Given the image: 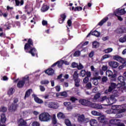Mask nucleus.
<instances>
[{"label": "nucleus", "instance_id": "nucleus-1", "mask_svg": "<svg viewBox=\"0 0 126 126\" xmlns=\"http://www.w3.org/2000/svg\"><path fill=\"white\" fill-rule=\"evenodd\" d=\"M24 51L25 53L30 54L32 57L37 56V49L34 47V42L31 38H29L24 45Z\"/></svg>", "mask_w": 126, "mask_h": 126}, {"label": "nucleus", "instance_id": "nucleus-15", "mask_svg": "<svg viewBox=\"0 0 126 126\" xmlns=\"http://www.w3.org/2000/svg\"><path fill=\"white\" fill-rule=\"evenodd\" d=\"M89 119L88 118H85L83 115H79L78 117V122L79 123H83V122H88Z\"/></svg>", "mask_w": 126, "mask_h": 126}, {"label": "nucleus", "instance_id": "nucleus-37", "mask_svg": "<svg viewBox=\"0 0 126 126\" xmlns=\"http://www.w3.org/2000/svg\"><path fill=\"white\" fill-rule=\"evenodd\" d=\"M87 73V71H86L85 70H82L80 72V75L81 76H82V77H84V76L86 75Z\"/></svg>", "mask_w": 126, "mask_h": 126}, {"label": "nucleus", "instance_id": "nucleus-54", "mask_svg": "<svg viewBox=\"0 0 126 126\" xmlns=\"http://www.w3.org/2000/svg\"><path fill=\"white\" fill-rule=\"evenodd\" d=\"M67 25L69 27H70L71 26V24H72V22L71 21V20L69 19L67 21Z\"/></svg>", "mask_w": 126, "mask_h": 126}, {"label": "nucleus", "instance_id": "nucleus-40", "mask_svg": "<svg viewBox=\"0 0 126 126\" xmlns=\"http://www.w3.org/2000/svg\"><path fill=\"white\" fill-rule=\"evenodd\" d=\"M52 124L53 125H56L57 124V118H56V115H53L52 118Z\"/></svg>", "mask_w": 126, "mask_h": 126}, {"label": "nucleus", "instance_id": "nucleus-9", "mask_svg": "<svg viewBox=\"0 0 126 126\" xmlns=\"http://www.w3.org/2000/svg\"><path fill=\"white\" fill-rule=\"evenodd\" d=\"M126 11H125V9H121L118 8L116 10V11L114 12L115 15H124V14H125Z\"/></svg>", "mask_w": 126, "mask_h": 126}, {"label": "nucleus", "instance_id": "nucleus-12", "mask_svg": "<svg viewBox=\"0 0 126 126\" xmlns=\"http://www.w3.org/2000/svg\"><path fill=\"white\" fill-rule=\"evenodd\" d=\"M48 107L51 109H58L59 108V104L57 102H50L48 104Z\"/></svg>", "mask_w": 126, "mask_h": 126}, {"label": "nucleus", "instance_id": "nucleus-48", "mask_svg": "<svg viewBox=\"0 0 126 126\" xmlns=\"http://www.w3.org/2000/svg\"><path fill=\"white\" fill-rule=\"evenodd\" d=\"M61 96H63V92L61 93H58L56 94V97L58 98H61Z\"/></svg>", "mask_w": 126, "mask_h": 126}, {"label": "nucleus", "instance_id": "nucleus-53", "mask_svg": "<svg viewBox=\"0 0 126 126\" xmlns=\"http://www.w3.org/2000/svg\"><path fill=\"white\" fill-rule=\"evenodd\" d=\"M39 89L41 92H44L45 90H46V89L45 88V87L41 85L39 86Z\"/></svg>", "mask_w": 126, "mask_h": 126}, {"label": "nucleus", "instance_id": "nucleus-24", "mask_svg": "<svg viewBox=\"0 0 126 126\" xmlns=\"http://www.w3.org/2000/svg\"><path fill=\"white\" fill-rule=\"evenodd\" d=\"M0 55L2 57H4L5 58H6V57H9V55H8V53H7V52L5 50H1L0 51Z\"/></svg>", "mask_w": 126, "mask_h": 126}, {"label": "nucleus", "instance_id": "nucleus-18", "mask_svg": "<svg viewBox=\"0 0 126 126\" xmlns=\"http://www.w3.org/2000/svg\"><path fill=\"white\" fill-rule=\"evenodd\" d=\"M106 74L108 76V77H111V78H116L117 77V74H113V72L110 70L106 71Z\"/></svg>", "mask_w": 126, "mask_h": 126}, {"label": "nucleus", "instance_id": "nucleus-59", "mask_svg": "<svg viewBox=\"0 0 126 126\" xmlns=\"http://www.w3.org/2000/svg\"><path fill=\"white\" fill-rule=\"evenodd\" d=\"M126 63H123V64L119 66L118 68H119V69H123V68H124V67H126Z\"/></svg>", "mask_w": 126, "mask_h": 126}, {"label": "nucleus", "instance_id": "nucleus-29", "mask_svg": "<svg viewBox=\"0 0 126 126\" xmlns=\"http://www.w3.org/2000/svg\"><path fill=\"white\" fill-rule=\"evenodd\" d=\"M64 105L67 107L68 110H71L72 109V106L70 104V102H64Z\"/></svg>", "mask_w": 126, "mask_h": 126}, {"label": "nucleus", "instance_id": "nucleus-39", "mask_svg": "<svg viewBox=\"0 0 126 126\" xmlns=\"http://www.w3.org/2000/svg\"><path fill=\"white\" fill-rule=\"evenodd\" d=\"M119 41L121 42V43H125V42H126V35L124 37L120 38Z\"/></svg>", "mask_w": 126, "mask_h": 126}, {"label": "nucleus", "instance_id": "nucleus-14", "mask_svg": "<svg viewBox=\"0 0 126 126\" xmlns=\"http://www.w3.org/2000/svg\"><path fill=\"white\" fill-rule=\"evenodd\" d=\"M32 97L34 98L35 102L36 103H37V104H43V103H44V101L38 97V96H37V95L33 94H32Z\"/></svg>", "mask_w": 126, "mask_h": 126}, {"label": "nucleus", "instance_id": "nucleus-49", "mask_svg": "<svg viewBox=\"0 0 126 126\" xmlns=\"http://www.w3.org/2000/svg\"><path fill=\"white\" fill-rule=\"evenodd\" d=\"M86 88L87 89H91L92 87V84H91V83H88L86 85Z\"/></svg>", "mask_w": 126, "mask_h": 126}, {"label": "nucleus", "instance_id": "nucleus-22", "mask_svg": "<svg viewBox=\"0 0 126 126\" xmlns=\"http://www.w3.org/2000/svg\"><path fill=\"white\" fill-rule=\"evenodd\" d=\"M93 35L94 36H95V37L100 36V32H97V31H94V32H91V33H89L87 37H89L90 35Z\"/></svg>", "mask_w": 126, "mask_h": 126}, {"label": "nucleus", "instance_id": "nucleus-21", "mask_svg": "<svg viewBox=\"0 0 126 126\" xmlns=\"http://www.w3.org/2000/svg\"><path fill=\"white\" fill-rule=\"evenodd\" d=\"M45 73L48 75H53L55 73V70L52 68H49L48 69L45 70Z\"/></svg>", "mask_w": 126, "mask_h": 126}, {"label": "nucleus", "instance_id": "nucleus-20", "mask_svg": "<svg viewBox=\"0 0 126 126\" xmlns=\"http://www.w3.org/2000/svg\"><path fill=\"white\" fill-rule=\"evenodd\" d=\"M18 126H28L27 125V122L25 121L23 119L21 118L19 120Z\"/></svg>", "mask_w": 126, "mask_h": 126}, {"label": "nucleus", "instance_id": "nucleus-28", "mask_svg": "<svg viewBox=\"0 0 126 126\" xmlns=\"http://www.w3.org/2000/svg\"><path fill=\"white\" fill-rule=\"evenodd\" d=\"M108 19L109 18L108 17L104 18L103 19H102L101 21H100L98 23V25H99V26H102L103 23H105V22H106Z\"/></svg>", "mask_w": 126, "mask_h": 126}, {"label": "nucleus", "instance_id": "nucleus-13", "mask_svg": "<svg viewBox=\"0 0 126 126\" xmlns=\"http://www.w3.org/2000/svg\"><path fill=\"white\" fill-rule=\"evenodd\" d=\"M79 102L83 106H90L91 105V102L86 99H80Z\"/></svg>", "mask_w": 126, "mask_h": 126}, {"label": "nucleus", "instance_id": "nucleus-57", "mask_svg": "<svg viewBox=\"0 0 126 126\" xmlns=\"http://www.w3.org/2000/svg\"><path fill=\"white\" fill-rule=\"evenodd\" d=\"M77 66H78V64L77 63L75 62L72 63V67L73 68L77 67Z\"/></svg>", "mask_w": 126, "mask_h": 126}, {"label": "nucleus", "instance_id": "nucleus-17", "mask_svg": "<svg viewBox=\"0 0 126 126\" xmlns=\"http://www.w3.org/2000/svg\"><path fill=\"white\" fill-rule=\"evenodd\" d=\"M116 87H118L117 86V85H116V84L115 83H111V86L109 87L108 91H106L105 92V93H106V94H107V93H108V92H112V91H113V90H114V89H115V88H116Z\"/></svg>", "mask_w": 126, "mask_h": 126}, {"label": "nucleus", "instance_id": "nucleus-62", "mask_svg": "<svg viewBox=\"0 0 126 126\" xmlns=\"http://www.w3.org/2000/svg\"><path fill=\"white\" fill-rule=\"evenodd\" d=\"M107 114H114V111L112 109H109L106 111Z\"/></svg>", "mask_w": 126, "mask_h": 126}, {"label": "nucleus", "instance_id": "nucleus-34", "mask_svg": "<svg viewBox=\"0 0 126 126\" xmlns=\"http://www.w3.org/2000/svg\"><path fill=\"white\" fill-rule=\"evenodd\" d=\"M115 32L116 33H126V32H125V29L124 30L122 28H119L116 30Z\"/></svg>", "mask_w": 126, "mask_h": 126}, {"label": "nucleus", "instance_id": "nucleus-44", "mask_svg": "<svg viewBox=\"0 0 126 126\" xmlns=\"http://www.w3.org/2000/svg\"><path fill=\"white\" fill-rule=\"evenodd\" d=\"M40 83L42 85H46V84H49L50 83V82L49 81V80H44L41 81Z\"/></svg>", "mask_w": 126, "mask_h": 126}, {"label": "nucleus", "instance_id": "nucleus-38", "mask_svg": "<svg viewBox=\"0 0 126 126\" xmlns=\"http://www.w3.org/2000/svg\"><path fill=\"white\" fill-rule=\"evenodd\" d=\"M59 22L60 24L63 23V14L61 15V18L59 19Z\"/></svg>", "mask_w": 126, "mask_h": 126}, {"label": "nucleus", "instance_id": "nucleus-63", "mask_svg": "<svg viewBox=\"0 0 126 126\" xmlns=\"http://www.w3.org/2000/svg\"><path fill=\"white\" fill-rule=\"evenodd\" d=\"M77 67L78 69H82V68H83L84 67L83 65L80 63L79 65H78Z\"/></svg>", "mask_w": 126, "mask_h": 126}, {"label": "nucleus", "instance_id": "nucleus-31", "mask_svg": "<svg viewBox=\"0 0 126 126\" xmlns=\"http://www.w3.org/2000/svg\"><path fill=\"white\" fill-rule=\"evenodd\" d=\"M91 81H92L94 85H98V80L96 78H91Z\"/></svg>", "mask_w": 126, "mask_h": 126}, {"label": "nucleus", "instance_id": "nucleus-45", "mask_svg": "<svg viewBox=\"0 0 126 126\" xmlns=\"http://www.w3.org/2000/svg\"><path fill=\"white\" fill-rule=\"evenodd\" d=\"M57 117H58V119H63V113H62V112H59V113L57 114Z\"/></svg>", "mask_w": 126, "mask_h": 126}, {"label": "nucleus", "instance_id": "nucleus-64", "mask_svg": "<svg viewBox=\"0 0 126 126\" xmlns=\"http://www.w3.org/2000/svg\"><path fill=\"white\" fill-rule=\"evenodd\" d=\"M107 80H108V78L106 76H104L102 77V82H106Z\"/></svg>", "mask_w": 126, "mask_h": 126}, {"label": "nucleus", "instance_id": "nucleus-51", "mask_svg": "<svg viewBox=\"0 0 126 126\" xmlns=\"http://www.w3.org/2000/svg\"><path fill=\"white\" fill-rule=\"evenodd\" d=\"M65 124L67 126H70L71 123L68 119L65 120Z\"/></svg>", "mask_w": 126, "mask_h": 126}, {"label": "nucleus", "instance_id": "nucleus-60", "mask_svg": "<svg viewBox=\"0 0 126 126\" xmlns=\"http://www.w3.org/2000/svg\"><path fill=\"white\" fill-rule=\"evenodd\" d=\"M81 10H82L81 7H76L75 8V11H80Z\"/></svg>", "mask_w": 126, "mask_h": 126}, {"label": "nucleus", "instance_id": "nucleus-2", "mask_svg": "<svg viewBox=\"0 0 126 126\" xmlns=\"http://www.w3.org/2000/svg\"><path fill=\"white\" fill-rule=\"evenodd\" d=\"M105 100H106V101L108 103V104H106V107L113 105V104H114V103L117 102V99L115 98V95H111L109 98H107V96H103L101 98V101H105Z\"/></svg>", "mask_w": 126, "mask_h": 126}, {"label": "nucleus", "instance_id": "nucleus-27", "mask_svg": "<svg viewBox=\"0 0 126 126\" xmlns=\"http://www.w3.org/2000/svg\"><path fill=\"white\" fill-rule=\"evenodd\" d=\"M16 5L17 6H19V4L20 5H23L24 4V0H21V1H20L19 0H15Z\"/></svg>", "mask_w": 126, "mask_h": 126}, {"label": "nucleus", "instance_id": "nucleus-52", "mask_svg": "<svg viewBox=\"0 0 126 126\" xmlns=\"http://www.w3.org/2000/svg\"><path fill=\"white\" fill-rule=\"evenodd\" d=\"M0 112H2L3 113H5V112H6V111H7V108H6V107L3 106L1 107V108L0 109Z\"/></svg>", "mask_w": 126, "mask_h": 126}, {"label": "nucleus", "instance_id": "nucleus-46", "mask_svg": "<svg viewBox=\"0 0 126 126\" xmlns=\"http://www.w3.org/2000/svg\"><path fill=\"white\" fill-rule=\"evenodd\" d=\"M63 74L59 75L57 78V80H60L61 82H63V79H62V77H63Z\"/></svg>", "mask_w": 126, "mask_h": 126}, {"label": "nucleus", "instance_id": "nucleus-61", "mask_svg": "<svg viewBox=\"0 0 126 126\" xmlns=\"http://www.w3.org/2000/svg\"><path fill=\"white\" fill-rule=\"evenodd\" d=\"M102 69L104 71H106V70H107V69H108V66H107V65H103L102 66Z\"/></svg>", "mask_w": 126, "mask_h": 126}, {"label": "nucleus", "instance_id": "nucleus-58", "mask_svg": "<svg viewBox=\"0 0 126 126\" xmlns=\"http://www.w3.org/2000/svg\"><path fill=\"white\" fill-rule=\"evenodd\" d=\"M42 24L43 26H46V25H48V21L43 20L42 22Z\"/></svg>", "mask_w": 126, "mask_h": 126}, {"label": "nucleus", "instance_id": "nucleus-7", "mask_svg": "<svg viewBox=\"0 0 126 126\" xmlns=\"http://www.w3.org/2000/svg\"><path fill=\"white\" fill-rule=\"evenodd\" d=\"M106 106H107L106 104H102V105L96 103H93L91 104V107H92V108L99 109H106Z\"/></svg>", "mask_w": 126, "mask_h": 126}, {"label": "nucleus", "instance_id": "nucleus-3", "mask_svg": "<svg viewBox=\"0 0 126 126\" xmlns=\"http://www.w3.org/2000/svg\"><path fill=\"white\" fill-rule=\"evenodd\" d=\"M111 110L113 112L114 114H121L122 113H125L126 112V109L120 105H112L111 107Z\"/></svg>", "mask_w": 126, "mask_h": 126}, {"label": "nucleus", "instance_id": "nucleus-6", "mask_svg": "<svg viewBox=\"0 0 126 126\" xmlns=\"http://www.w3.org/2000/svg\"><path fill=\"white\" fill-rule=\"evenodd\" d=\"M18 98H14L13 102L12 103L11 106H9L8 110L9 112H15L18 108Z\"/></svg>", "mask_w": 126, "mask_h": 126}, {"label": "nucleus", "instance_id": "nucleus-5", "mask_svg": "<svg viewBox=\"0 0 126 126\" xmlns=\"http://www.w3.org/2000/svg\"><path fill=\"white\" fill-rule=\"evenodd\" d=\"M29 83V76H25L22 78V80H20L17 84L18 88H23L24 85Z\"/></svg>", "mask_w": 126, "mask_h": 126}, {"label": "nucleus", "instance_id": "nucleus-8", "mask_svg": "<svg viewBox=\"0 0 126 126\" xmlns=\"http://www.w3.org/2000/svg\"><path fill=\"white\" fill-rule=\"evenodd\" d=\"M113 59L115 61L117 62H119V63H126V59L122 58V57H120L119 55H116L113 56Z\"/></svg>", "mask_w": 126, "mask_h": 126}, {"label": "nucleus", "instance_id": "nucleus-10", "mask_svg": "<svg viewBox=\"0 0 126 126\" xmlns=\"http://www.w3.org/2000/svg\"><path fill=\"white\" fill-rule=\"evenodd\" d=\"M97 120L99 123H101L104 125L107 124V118H106V116L102 115V114L101 116H99V117L97 118Z\"/></svg>", "mask_w": 126, "mask_h": 126}, {"label": "nucleus", "instance_id": "nucleus-36", "mask_svg": "<svg viewBox=\"0 0 126 126\" xmlns=\"http://www.w3.org/2000/svg\"><path fill=\"white\" fill-rule=\"evenodd\" d=\"M75 86L76 87H79L80 84L79 82H80V80L79 79H75Z\"/></svg>", "mask_w": 126, "mask_h": 126}, {"label": "nucleus", "instance_id": "nucleus-25", "mask_svg": "<svg viewBox=\"0 0 126 126\" xmlns=\"http://www.w3.org/2000/svg\"><path fill=\"white\" fill-rule=\"evenodd\" d=\"M32 93V89H29L28 91H27L25 93L24 99H26V98H28V97H30V95H31Z\"/></svg>", "mask_w": 126, "mask_h": 126}, {"label": "nucleus", "instance_id": "nucleus-33", "mask_svg": "<svg viewBox=\"0 0 126 126\" xmlns=\"http://www.w3.org/2000/svg\"><path fill=\"white\" fill-rule=\"evenodd\" d=\"M120 120H118L117 119H112L110 121V123L111 124V125H117V123Z\"/></svg>", "mask_w": 126, "mask_h": 126}, {"label": "nucleus", "instance_id": "nucleus-55", "mask_svg": "<svg viewBox=\"0 0 126 126\" xmlns=\"http://www.w3.org/2000/svg\"><path fill=\"white\" fill-rule=\"evenodd\" d=\"M89 81V78L88 77H86L84 79H83V83H87Z\"/></svg>", "mask_w": 126, "mask_h": 126}, {"label": "nucleus", "instance_id": "nucleus-56", "mask_svg": "<svg viewBox=\"0 0 126 126\" xmlns=\"http://www.w3.org/2000/svg\"><path fill=\"white\" fill-rule=\"evenodd\" d=\"M32 126H40V123L37 122H33L32 124Z\"/></svg>", "mask_w": 126, "mask_h": 126}, {"label": "nucleus", "instance_id": "nucleus-47", "mask_svg": "<svg viewBox=\"0 0 126 126\" xmlns=\"http://www.w3.org/2000/svg\"><path fill=\"white\" fill-rule=\"evenodd\" d=\"M109 58H112V56L109 54H106L102 56V60H105L106 59H109Z\"/></svg>", "mask_w": 126, "mask_h": 126}, {"label": "nucleus", "instance_id": "nucleus-50", "mask_svg": "<svg viewBox=\"0 0 126 126\" xmlns=\"http://www.w3.org/2000/svg\"><path fill=\"white\" fill-rule=\"evenodd\" d=\"M80 51H76L74 54V57H79L80 56Z\"/></svg>", "mask_w": 126, "mask_h": 126}, {"label": "nucleus", "instance_id": "nucleus-32", "mask_svg": "<svg viewBox=\"0 0 126 126\" xmlns=\"http://www.w3.org/2000/svg\"><path fill=\"white\" fill-rule=\"evenodd\" d=\"M7 15H8V13H3L1 10H0V16H3L5 18L7 17Z\"/></svg>", "mask_w": 126, "mask_h": 126}, {"label": "nucleus", "instance_id": "nucleus-19", "mask_svg": "<svg viewBox=\"0 0 126 126\" xmlns=\"http://www.w3.org/2000/svg\"><path fill=\"white\" fill-rule=\"evenodd\" d=\"M6 122V117L5 116V114L3 113L0 115V123L1 124H5Z\"/></svg>", "mask_w": 126, "mask_h": 126}, {"label": "nucleus", "instance_id": "nucleus-11", "mask_svg": "<svg viewBox=\"0 0 126 126\" xmlns=\"http://www.w3.org/2000/svg\"><path fill=\"white\" fill-rule=\"evenodd\" d=\"M63 60H60L52 65L51 67H55L56 65L59 68L63 67Z\"/></svg>", "mask_w": 126, "mask_h": 126}, {"label": "nucleus", "instance_id": "nucleus-41", "mask_svg": "<svg viewBox=\"0 0 126 126\" xmlns=\"http://www.w3.org/2000/svg\"><path fill=\"white\" fill-rule=\"evenodd\" d=\"M111 52H113V48H107L104 50V52L106 54H109V53H111Z\"/></svg>", "mask_w": 126, "mask_h": 126}, {"label": "nucleus", "instance_id": "nucleus-43", "mask_svg": "<svg viewBox=\"0 0 126 126\" xmlns=\"http://www.w3.org/2000/svg\"><path fill=\"white\" fill-rule=\"evenodd\" d=\"M73 79L75 80V79H78V73L77 71H75L73 75Z\"/></svg>", "mask_w": 126, "mask_h": 126}, {"label": "nucleus", "instance_id": "nucleus-30", "mask_svg": "<svg viewBox=\"0 0 126 126\" xmlns=\"http://www.w3.org/2000/svg\"><path fill=\"white\" fill-rule=\"evenodd\" d=\"M91 114L92 115H93V116H101V113L98 112V111H92L91 112Z\"/></svg>", "mask_w": 126, "mask_h": 126}, {"label": "nucleus", "instance_id": "nucleus-23", "mask_svg": "<svg viewBox=\"0 0 126 126\" xmlns=\"http://www.w3.org/2000/svg\"><path fill=\"white\" fill-rule=\"evenodd\" d=\"M50 7L45 4H43L42 7L41 8V11L42 12H46L47 10H48Z\"/></svg>", "mask_w": 126, "mask_h": 126}, {"label": "nucleus", "instance_id": "nucleus-42", "mask_svg": "<svg viewBox=\"0 0 126 126\" xmlns=\"http://www.w3.org/2000/svg\"><path fill=\"white\" fill-rule=\"evenodd\" d=\"M99 47V43L97 41H94L93 42V48H97Z\"/></svg>", "mask_w": 126, "mask_h": 126}, {"label": "nucleus", "instance_id": "nucleus-35", "mask_svg": "<svg viewBox=\"0 0 126 126\" xmlns=\"http://www.w3.org/2000/svg\"><path fill=\"white\" fill-rule=\"evenodd\" d=\"M13 90H14V88H10L7 92L8 95H12V94H13V93L14 92H13Z\"/></svg>", "mask_w": 126, "mask_h": 126}, {"label": "nucleus", "instance_id": "nucleus-16", "mask_svg": "<svg viewBox=\"0 0 126 126\" xmlns=\"http://www.w3.org/2000/svg\"><path fill=\"white\" fill-rule=\"evenodd\" d=\"M109 66L112 67V68H117L119 66V63L115 61H112L108 63Z\"/></svg>", "mask_w": 126, "mask_h": 126}, {"label": "nucleus", "instance_id": "nucleus-4", "mask_svg": "<svg viewBox=\"0 0 126 126\" xmlns=\"http://www.w3.org/2000/svg\"><path fill=\"white\" fill-rule=\"evenodd\" d=\"M52 117L47 112H43L40 114L38 119L40 122H49Z\"/></svg>", "mask_w": 126, "mask_h": 126}, {"label": "nucleus", "instance_id": "nucleus-26", "mask_svg": "<svg viewBox=\"0 0 126 126\" xmlns=\"http://www.w3.org/2000/svg\"><path fill=\"white\" fill-rule=\"evenodd\" d=\"M90 125L91 126H98V122L95 119H92L90 121Z\"/></svg>", "mask_w": 126, "mask_h": 126}]
</instances>
